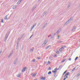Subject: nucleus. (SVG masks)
<instances>
[{
	"instance_id": "nucleus-38",
	"label": "nucleus",
	"mask_w": 80,
	"mask_h": 80,
	"mask_svg": "<svg viewBox=\"0 0 80 80\" xmlns=\"http://www.w3.org/2000/svg\"><path fill=\"white\" fill-rule=\"evenodd\" d=\"M60 36H59V35H58V38H57V39H59V38H60Z\"/></svg>"
},
{
	"instance_id": "nucleus-6",
	"label": "nucleus",
	"mask_w": 80,
	"mask_h": 80,
	"mask_svg": "<svg viewBox=\"0 0 80 80\" xmlns=\"http://www.w3.org/2000/svg\"><path fill=\"white\" fill-rule=\"evenodd\" d=\"M37 7V6L36 5H34V6L33 7V8L32 9V11H33L35 8H36Z\"/></svg>"
},
{
	"instance_id": "nucleus-23",
	"label": "nucleus",
	"mask_w": 80,
	"mask_h": 80,
	"mask_svg": "<svg viewBox=\"0 0 80 80\" xmlns=\"http://www.w3.org/2000/svg\"><path fill=\"white\" fill-rule=\"evenodd\" d=\"M65 60H66V59L63 60H62L61 61L62 63L63 62H64L65 61Z\"/></svg>"
},
{
	"instance_id": "nucleus-10",
	"label": "nucleus",
	"mask_w": 80,
	"mask_h": 80,
	"mask_svg": "<svg viewBox=\"0 0 80 80\" xmlns=\"http://www.w3.org/2000/svg\"><path fill=\"white\" fill-rule=\"evenodd\" d=\"M20 76H21V73H19L17 75V77H20Z\"/></svg>"
},
{
	"instance_id": "nucleus-31",
	"label": "nucleus",
	"mask_w": 80,
	"mask_h": 80,
	"mask_svg": "<svg viewBox=\"0 0 80 80\" xmlns=\"http://www.w3.org/2000/svg\"><path fill=\"white\" fill-rule=\"evenodd\" d=\"M18 43H19V41H17V45H18Z\"/></svg>"
},
{
	"instance_id": "nucleus-56",
	"label": "nucleus",
	"mask_w": 80,
	"mask_h": 80,
	"mask_svg": "<svg viewBox=\"0 0 80 80\" xmlns=\"http://www.w3.org/2000/svg\"><path fill=\"white\" fill-rule=\"evenodd\" d=\"M62 49H64V48H63V47H62Z\"/></svg>"
},
{
	"instance_id": "nucleus-13",
	"label": "nucleus",
	"mask_w": 80,
	"mask_h": 80,
	"mask_svg": "<svg viewBox=\"0 0 80 80\" xmlns=\"http://www.w3.org/2000/svg\"><path fill=\"white\" fill-rule=\"evenodd\" d=\"M52 35L53 36H52V37L51 38V39H52V38H53V37H54L55 35H54V34H53V33H52Z\"/></svg>"
},
{
	"instance_id": "nucleus-41",
	"label": "nucleus",
	"mask_w": 80,
	"mask_h": 80,
	"mask_svg": "<svg viewBox=\"0 0 80 80\" xmlns=\"http://www.w3.org/2000/svg\"><path fill=\"white\" fill-rule=\"evenodd\" d=\"M23 0H19V2H21Z\"/></svg>"
},
{
	"instance_id": "nucleus-33",
	"label": "nucleus",
	"mask_w": 80,
	"mask_h": 80,
	"mask_svg": "<svg viewBox=\"0 0 80 80\" xmlns=\"http://www.w3.org/2000/svg\"><path fill=\"white\" fill-rule=\"evenodd\" d=\"M47 13V12H45L44 13V15H43V17H44V15H46V14Z\"/></svg>"
},
{
	"instance_id": "nucleus-36",
	"label": "nucleus",
	"mask_w": 80,
	"mask_h": 80,
	"mask_svg": "<svg viewBox=\"0 0 80 80\" xmlns=\"http://www.w3.org/2000/svg\"><path fill=\"white\" fill-rule=\"evenodd\" d=\"M37 59H38V60H40V58L39 57H37Z\"/></svg>"
},
{
	"instance_id": "nucleus-54",
	"label": "nucleus",
	"mask_w": 80,
	"mask_h": 80,
	"mask_svg": "<svg viewBox=\"0 0 80 80\" xmlns=\"http://www.w3.org/2000/svg\"><path fill=\"white\" fill-rule=\"evenodd\" d=\"M47 62H45V64H47Z\"/></svg>"
},
{
	"instance_id": "nucleus-60",
	"label": "nucleus",
	"mask_w": 80,
	"mask_h": 80,
	"mask_svg": "<svg viewBox=\"0 0 80 80\" xmlns=\"http://www.w3.org/2000/svg\"><path fill=\"white\" fill-rule=\"evenodd\" d=\"M69 22H68L66 24V25H67L68 24V23H69Z\"/></svg>"
},
{
	"instance_id": "nucleus-16",
	"label": "nucleus",
	"mask_w": 80,
	"mask_h": 80,
	"mask_svg": "<svg viewBox=\"0 0 80 80\" xmlns=\"http://www.w3.org/2000/svg\"><path fill=\"white\" fill-rule=\"evenodd\" d=\"M54 58H57V55L56 54H54Z\"/></svg>"
},
{
	"instance_id": "nucleus-20",
	"label": "nucleus",
	"mask_w": 80,
	"mask_h": 80,
	"mask_svg": "<svg viewBox=\"0 0 80 80\" xmlns=\"http://www.w3.org/2000/svg\"><path fill=\"white\" fill-rule=\"evenodd\" d=\"M70 73V72H67L66 74L67 76H68V75H69V74Z\"/></svg>"
},
{
	"instance_id": "nucleus-59",
	"label": "nucleus",
	"mask_w": 80,
	"mask_h": 80,
	"mask_svg": "<svg viewBox=\"0 0 80 80\" xmlns=\"http://www.w3.org/2000/svg\"><path fill=\"white\" fill-rule=\"evenodd\" d=\"M12 53H10V55H12Z\"/></svg>"
},
{
	"instance_id": "nucleus-42",
	"label": "nucleus",
	"mask_w": 80,
	"mask_h": 80,
	"mask_svg": "<svg viewBox=\"0 0 80 80\" xmlns=\"http://www.w3.org/2000/svg\"><path fill=\"white\" fill-rule=\"evenodd\" d=\"M62 42H63L62 41H59V43H62Z\"/></svg>"
},
{
	"instance_id": "nucleus-30",
	"label": "nucleus",
	"mask_w": 80,
	"mask_h": 80,
	"mask_svg": "<svg viewBox=\"0 0 80 80\" xmlns=\"http://www.w3.org/2000/svg\"><path fill=\"white\" fill-rule=\"evenodd\" d=\"M59 51L60 52H62V48H60V49H59Z\"/></svg>"
},
{
	"instance_id": "nucleus-3",
	"label": "nucleus",
	"mask_w": 80,
	"mask_h": 80,
	"mask_svg": "<svg viewBox=\"0 0 80 80\" xmlns=\"http://www.w3.org/2000/svg\"><path fill=\"white\" fill-rule=\"evenodd\" d=\"M25 33L22 34L19 37V38L18 39V40H20V39H21L24 35H25Z\"/></svg>"
},
{
	"instance_id": "nucleus-15",
	"label": "nucleus",
	"mask_w": 80,
	"mask_h": 80,
	"mask_svg": "<svg viewBox=\"0 0 80 80\" xmlns=\"http://www.w3.org/2000/svg\"><path fill=\"white\" fill-rule=\"evenodd\" d=\"M50 45H49L48 46V47H46V48H45V49H46V50H47V49L48 48H49V47H50Z\"/></svg>"
},
{
	"instance_id": "nucleus-21",
	"label": "nucleus",
	"mask_w": 80,
	"mask_h": 80,
	"mask_svg": "<svg viewBox=\"0 0 80 80\" xmlns=\"http://www.w3.org/2000/svg\"><path fill=\"white\" fill-rule=\"evenodd\" d=\"M70 5H71L70 3H69L68 4V8H69V7H70Z\"/></svg>"
},
{
	"instance_id": "nucleus-52",
	"label": "nucleus",
	"mask_w": 80,
	"mask_h": 80,
	"mask_svg": "<svg viewBox=\"0 0 80 80\" xmlns=\"http://www.w3.org/2000/svg\"><path fill=\"white\" fill-rule=\"evenodd\" d=\"M66 80V78H65L63 79V80Z\"/></svg>"
},
{
	"instance_id": "nucleus-4",
	"label": "nucleus",
	"mask_w": 80,
	"mask_h": 80,
	"mask_svg": "<svg viewBox=\"0 0 80 80\" xmlns=\"http://www.w3.org/2000/svg\"><path fill=\"white\" fill-rule=\"evenodd\" d=\"M72 20H73V18L72 17H71L70 18V19H69V20H68V21L67 22H65V24H66V23H68V22H69V21H72Z\"/></svg>"
},
{
	"instance_id": "nucleus-28",
	"label": "nucleus",
	"mask_w": 80,
	"mask_h": 80,
	"mask_svg": "<svg viewBox=\"0 0 80 80\" xmlns=\"http://www.w3.org/2000/svg\"><path fill=\"white\" fill-rule=\"evenodd\" d=\"M20 2H19V1H18V2L17 3V5H19V4H20Z\"/></svg>"
},
{
	"instance_id": "nucleus-48",
	"label": "nucleus",
	"mask_w": 80,
	"mask_h": 80,
	"mask_svg": "<svg viewBox=\"0 0 80 80\" xmlns=\"http://www.w3.org/2000/svg\"><path fill=\"white\" fill-rule=\"evenodd\" d=\"M32 28H31V29L30 30V32H32Z\"/></svg>"
},
{
	"instance_id": "nucleus-9",
	"label": "nucleus",
	"mask_w": 80,
	"mask_h": 80,
	"mask_svg": "<svg viewBox=\"0 0 80 80\" xmlns=\"http://www.w3.org/2000/svg\"><path fill=\"white\" fill-rule=\"evenodd\" d=\"M59 30V29H58L55 33H53V34H54V35H57L58 33Z\"/></svg>"
},
{
	"instance_id": "nucleus-63",
	"label": "nucleus",
	"mask_w": 80,
	"mask_h": 80,
	"mask_svg": "<svg viewBox=\"0 0 80 80\" xmlns=\"http://www.w3.org/2000/svg\"><path fill=\"white\" fill-rule=\"evenodd\" d=\"M40 0H38V2H40Z\"/></svg>"
},
{
	"instance_id": "nucleus-64",
	"label": "nucleus",
	"mask_w": 80,
	"mask_h": 80,
	"mask_svg": "<svg viewBox=\"0 0 80 80\" xmlns=\"http://www.w3.org/2000/svg\"><path fill=\"white\" fill-rule=\"evenodd\" d=\"M79 62H80V59L79 60Z\"/></svg>"
},
{
	"instance_id": "nucleus-12",
	"label": "nucleus",
	"mask_w": 80,
	"mask_h": 80,
	"mask_svg": "<svg viewBox=\"0 0 80 80\" xmlns=\"http://www.w3.org/2000/svg\"><path fill=\"white\" fill-rule=\"evenodd\" d=\"M76 28V27H73L72 29V31L74 32V30H75V29Z\"/></svg>"
},
{
	"instance_id": "nucleus-62",
	"label": "nucleus",
	"mask_w": 80,
	"mask_h": 80,
	"mask_svg": "<svg viewBox=\"0 0 80 80\" xmlns=\"http://www.w3.org/2000/svg\"><path fill=\"white\" fill-rule=\"evenodd\" d=\"M58 43H60V41H58Z\"/></svg>"
},
{
	"instance_id": "nucleus-34",
	"label": "nucleus",
	"mask_w": 80,
	"mask_h": 80,
	"mask_svg": "<svg viewBox=\"0 0 80 80\" xmlns=\"http://www.w3.org/2000/svg\"><path fill=\"white\" fill-rule=\"evenodd\" d=\"M78 57H77L76 58H75V60H77V59H78Z\"/></svg>"
},
{
	"instance_id": "nucleus-24",
	"label": "nucleus",
	"mask_w": 80,
	"mask_h": 80,
	"mask_svg": "<svg viewBox=\"0 0 80 80\" xmlns=\"http://www.w3.org/2000/svg\"><path fill=\"white\" fill-rule=\"evenodd\" d=\"M75 68H76V67H75L72 69V72H73V71L75 70Z\"/></svg>"
},
{
	"instance_id": "nucleus-39",
	"label": "nucleus",
	"mask_w": 80,
	"mask_h": 80,
	"mask_svg": "<svg viewBox=\"0 0 80 80\" xmlns=\"http://www.w3.org/2000/svg\"><path fill=\"white\" fill-rule=\"evenodd\" d=\"M30 51H31V52H33V49H32V48L31 49Z\"/></svg>"
},
{
	"instance_id": "nucleus-58",
	"label": "nucleus",
	"mask_w": 80,
	"mask_h": 80,
	"mask_svg": "<svg viewBox=\"0 0 80 80\" xmlns=\"http://www.w3.org/2000/svg\"><path fill=\"white\" fill-rule=\"evenodd\" d=\"M66 78H68V76H66Z\"/></svg>"
},
{
	"instance_id": "nucleus-22",
	"label": "nucleus",
	"mask_w": 80,
	"mask_h": 80,
	"mask_svg": "<svg viewBox=\"0 0 80 80\" xmlns=\"http://www.w3.org/2000/svg\"><path fill=\"white\" fill-rule=\"evenodd\" d=\"M59 70V68L58 69L56 68L54 69V71H57V70Z\"/></svg>"
},
{
	"instance_id": "nucleus-45",
	"label": "nucleus",
	"mask_w": 80,
	"mask_h": 80,
	"mask_svg": "<svg viewBox=\"0 0 80 80\" xmlns=\"http://www.w3.org/2000/svg\"><path fill=\"white\" fill-rule=\"evenodd\" d=\"M53 75H54V77H55V75H56V73H54V74H53Z\"/></svg>"
},
{
	"instance_id": "nucleus-46",
	"label": "nucleus",
	"mask_w": 80,
	"mask_h": 80,
	"mask_svg": "<svg viewBox=\"0 0 80 80\" xmlns=\"http://www.w3.org/2000/svg\"><path fill=\"white\" fill-rule=\"evenodd\" d=\"M10 56H11V54H9V56H8V58L10 57Z\"/></svg>"
},
{
	"instance_id": "nucleus-44",
	"label": "nucleus",
	"mask_w": 80,
	"mask_h": 80,
	"mask_svg": "<svg viewBox=\"0 0 80 80\" xmlns=\"http://www.w3.org/2000/svg\"><path fill=\"white\" fill-rule=\"evenodd\" d=\"M2 51L1 50V51L0 52V55H1V53H2Z\"/></svg>"
},
{
	"instance_id": "nucleus-27",
	"label": "nucleus",
	"mask_w": 80,
	"mask_h": 80,
	"mask_svg": "<svg viewBox=\"0 0 80 80\" xmlns=\"http://www.w3.org/2000/svg\"><path fill=\"white\" fill-rule=\"evenodd\" d=\"M18 45H17L16 47V50H17V49H18Z\"/></svg>"
},
{
	"instance_id": "nucleus-1",
	"label": "nucleus",
	"mask_w": 80,
	"mask_h": 80,
	"mask_svg": "<svg viewBox=\"0 0 80 80\" xmlns=\"http://www.w3.org/2000/svg\"><path fill=\"white\" fill-rule=\"evenodd\" d=\"M9 35V32L7 33L6 34V35L4 38V41L5 42L6 40H7V38H8V35Z\"/></svg>"
},
{
	"instance_id": "nucleus-19",
	"label": "nucleus",
	"mask_w": 80,
	"mask_h": 80,
	"mask_svg": "<svg viewBox=\"0 0 80 80\" xmlns=\"http://www.w3.org/2000/svg\"><path fill=\"white\" fill-rule=\"evenodd\" d=\"M48 70H52V68H51V67H49V68L48 69Z\"/></svg>"
},
{
	"instance_id": "nucleus-29",
	"label": "nucleus",
	"mask_w": 80,
	"mask_h": 80,
	"mask_svg": "<svg viewBox=\"0 0 80 80\" xmlns=\"http://www.w3.org/2000/svg\"><path fill=\"white\" fill-rule=\"evenodd\" d=\"M36 60H35V59H33L32 61V62H35Z\"/></svg>"
},
{
	"instance_id": "nucleus-61",
	"label": "nucleus",
	"mask_w": 80,
	"mask_h": 80,
	"mask_svg": "<svg viewBox=\"0 0 80 80\" xmlns=\"http://www.w3.org/2000/svg\"><path fill=\"white\" fill-rule=\"evenodd\" d=\"M43 27H45V26H43Z\"/></svg>"
},
{
	"instance_id": "nucleus-14",
	"label": "nucleus",
	"mask_w": 80,
	"mask_h": 80,
	"mask_svg": "<svg viewBox=\"0 0 80 80\" xmlns=\"http://www.w3.org/2000/svg\"><path fill=\"white\" fill-rule=\"evenodd\" d=\"M17 8V6L16 5H14L13 7V9H15V8Z\"/></svg>"
},
{
	"instance_id": "nucleus-51",
	"label": "nucleus",
	"mask_w": 80,
	"mask_h": 80,
	"mask_svg": "<svg viewBox=\"0 0 80 80\" xmlns=\"http://www.w3.org/2000/svg\"><path fill=\"white\" fill-rule=\"evenodd\" d=\"M34 27V26H32V28H32V29H33V28Z\"/></svg>"
},
{
	"instance_id": "nucleus-37",
	"label": "nucleus",
	"mask_w": 80,
	"mask_h": 80,
	"mask_svg": "<svg viewBox=\"0 0 80 80\" xmlns=\"http://www.w3.org/2000/svg\"><path fill=\"white\" fill-rule=\"evenodd\" d=\"M50 62L49 61H48V65H49V64H50Z\"/></svg>"
},
{
	"instance_id": "nucleus-47",
	"label": "nucleus",
	"mask_w": 80,
	"mask_h": 80,
	"mask_svg": "<svg viewBox=\"0 0 80 80\" xmlns=\"http://www.w3.org/2000/svg\"><path fill=\"white\" fill-rule=\"evenodd\" d=\"M71 60H72V59L71 58H69L68 60L70 61Z\"/></svg>"
},
{
	"instance_id": "nucleus-43",
	"label": "nucleus",
	"mask_w": 80,
	"mask_h": 80,
	"mask_svg": "<svg viewBox=\"0 0 80 80\" xmlns=\"http://www.w3.org/2000/svg\"><path fill=\"white\" fill-rule=\"evenodd\" d=\"M50 36H52V35H50L49 36H48V37L49 38V37H50Z\"/></svg>"
},
{
	"instance_id": "nucleus-35",
	"label": "nucleus",
	"mask_w": 80,
	"mask_h": 80,
	"mask_svg": "<svg viewBox=\"0 0 80 80\" xmlns=\"http://www.w3.org/2000/svg\"><path fill=\"white\" fill-rule=\"evenodd\" d=\"M1 22L2 23H3V19H1Z\"/></svg>"
},
{
	"instance_id": "nucleus-8",
	"label": "nucleus",
	"mask_w": 80,
	"mask_h": 80,
	"mask_svg": "<svg viewBox=\"0 0 80 80\" xmlns=\"http://www.w3.org/2000/svg\"><path fill=\"white\" fill-rule=\"evenodd\" d=\"M17 59H15V61H14V65H16V63H17Z\"/></svg>"
},
{
	"instance_id": "nucleus-49",
	"label": "nucleus",
	"mask_w": 80,
	"mask_h": 80,
	"mask_svg": "<svg viewBox=\"0 0 80 80\" xmlns=\"http://www.w3.org/2000/svg\"><path fill=\"white\" fill-rule=\"evenodd\" d=\"M33 34L31 36V37H33Z\"/></svg>"
},
{
	"instance_id": "nucleus-26",
	"label": "nucleus",
	"mask_w": 80,
	"mask_h": 80,
	"mask_svg": "<svg viewBox=\"0 0 80 80\" xmlns=\"http://www.w3.org/2000/svg\"><path fill=\"white\" fill-rule=\"evenodd\" d=\"M52 72L53 73H56V72H57L56 71H52Z\"/></svg>"
},
{
	"instance_id": "nucleus-57",
	"label": "nucleus",
	"mask_w": 80,
	"mask_h": 80,
	"mask_svg": "<svg viewBox=\"0 0 80 80\" xmlns=\"http://www.w3.org/2000/svg\"><path fill=\"white\" fill-rule=\"evenodd\" d=\"M66 76H67V75H66V74H65L64 76V77H66Z\"/></svg>"
},
{
	"instance_id": "nucleus-55",
	"label": "nucleus",
	"mask_w": 80,
	"mask_h": 80,
	"mask_svg": "<svg viewBox=\"0 0 80 80\" xmlns=\"http://www.w3.org/2000/svg\"><path fill=\"white\" fill-rule=\"evenodd\" d=\"M8 14L5 17H8Z\"/></svg>"
},
{
	"instance_id": "nucleus-50",
	"label": "nucleus",
	"mask_w": 80,
	"mask_h": 80,
	"mask_svg": "<svg viewBox=\"0 0 80 80\" xmlns=\"http://www.w3.org/2000/svg\"><path fill=\"white\" fill-rule=\"evenodd\" d=\"M47 23H45V24H44V25H45V26H47Z\"/></svg>"
},
{
	"instance_id": "nucleus-18",
	"label": "nucleus",
	"mask_w": 80,
	"mask_h": 80,
	"mask_svg": "<svg viewBox=\"0 0 80 80\" xmlns=\"http://www.w3.org/2000/svg\"><path fill=\"white\" fill-rule=\"evenodd\" d=\"M67 70H66V71H65L64 73H63L62 75H64V74H65V73L67 72Z\"/></svg>"
},
{
	"instance_id": "nucleus-40",
	"label": "nucleus",
	"mask_w": 80,
	"mask_h": 80,
	"mask_svg": "<svg viewBox=\"0 0 80 80\" xmlns=\"http://www.w3.org/2000/svg\"><path fill=\"white\" fill-rule=\"evenodd\" d=\"M7 18L5 16V18H4V19L5 20H7Z\"/></svg>"
},
{
	"instance_id": "nucleus-2",
	"label": "nucleus",
	"mask_w": 80,
	"mask_h": 80,
	"mask_svg": "<svg viewBox=\"0 0 80 80\" xmlns=\"http://www.w3.org/2000/svg\"><path fill=\"white\" fill-rule=\"evenodd\" d=\"M27 69V68L26 67L23 68L21 70L22 72H25V71L26 70V69Z\"/></svg>"
},
{
	"instance_id": "nucleus-11",
	"label": "nucleus",
	"mask_w": 80,
	"mask_h": 80,
	"mask_svg": "<svg viewBox=\"0 0 80 80\" xmlns=\"http://www.w3.org/2000/svg\"><path fill=\"white\" fill-rule=\"evenodd\" d=\"M47 42H46V41H45L44 42V43H43V45L44 46H45L46 44H47Z\"/></svg>"
},
{
	"instance_id": "nucleus-17",
	"label": "nucleus",
	"mask_w": 80,
	"mask_h": 80,
	"mask_svg": "<svg viewBox=\"0 0 80 80\" xmlns=\"http://www.w3.org/2000/svg\"><path fill=\"white\" fill-rule=\"evenodd\" d=\"M52 74V72L51 71H49L48 73V75H50V74Z\"/></svg>"
},
{
	"instance_id": "nucleus-32",
	"label": "nucleus",
	"mask_w": 80,
	"mask_h": 80,
	"mask_svg": "<svg viewBox=\"0 0 80 80\" xmlns=\"http://www.w3.org/2000/svg\"><path fill=\"white\" fill-rule=\"evenodd\" d=\"M36 25H37V23H36L33 25V26H34V27H35L36 26Z\"/></svg>"
},
{
	"instance_id": "nucleus-25",
	"label": "nucleus",
	"mask_w": 80,
	"mask_h": 80,
	"mask_svg": "<svg viewBox=\"0 0 80 80\" xmlns=\"http://www.w3.org/2000/svg\"><path fill=\"white\" fill-rule=\"evenodd\" d=\"M56 53L57 54H58V55H59L60 54V52H59L58 51H57L56 52Z\"/></svg>"
},
{
	"instance_id": "nucleus-7",
	"label": "nucleus",
	"mask_w": 80,
	"mask_h": 80,
	"mask_svg": "<svg viewBox=\"0 0 80 80\" xmlns=\"http://www.w3.org/2000/svg\"><path fill=\"white\" fill-rule=\"evenodd\" d=\"M31 75L32 76V77H35L36 75H37V73H32L31 74Z\"/></svg>"
},
{
	"instance_id": "nucleus-5",
	"label": "nucleus",
	"mask_w": 80,
	"mask_h": 80,
	"mask_svg": "<svg viewBox=\"0 0 80 80\" xmlns=\"http://www.w3.org/2000/svg\"><path fill=\"white\" fill-rule=\"evenodd\" d=\"M41 80H45V79H46V77H44V78H43V77L42 76L41 77Z\"/></svg>"
},
{
	"instance_id": "nucleus-53",
	"label": "nucleus",
	"mask_w": 80,
	"mask_h": 80,
	"mask_svg": "<svg viewBox=\"0 0 80 80\" xmlns=\"http://www.w3.org/2000/svg\"><path fill=\"white\" fill-rule=\"evenodd\" d=\"M61 67V66H60L59 67V68H59V69H60V67Z\"/></svg>"
}]
</instances>
